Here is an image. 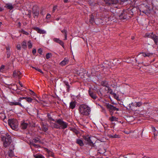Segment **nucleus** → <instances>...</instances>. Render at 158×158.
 Here are the masks:
<instances>
[{
	"label": "nucleus",
	"mask_w": 158,
	"mask_h": 158,
	"mask_svg": "<svg viewBox=\"0 0 158 158\" xmlns=\"http://www.w3.org/2000/svg\"><path fill=\"white\" fill-rule=\"evenodd\" d=\"M79 112L81 114L88 116L90 113V108L87 105L82 104L79 106Z\"/></svg>",
	"instance_id": "f257e3e1"
},
{
	"label": "nucleus",
	"mask_w": 158,
	"mask_h": 158,
	"mask_svg": "<svg viewBox=\"0 0 158 158\" xmlns=\"http://www.w3.org/2000/svg\"><path fill=\"white\" fill-rule=\"evenodd\" d=\"M1 139L3 141V145L6 148L11 143L12 140L11 137L9 135H6V136H2Z\"/></svg>",
	"instance_id": "f03ea898"
},
{
	"label": "nucleus",
	"mask_w": 158,
	"mask_h": 158,
	"mask_svg": "<svg viewBox=\"0 0 158 158\" xmlns=\"http://www.w3.org/2000/svg\"><path fill=\"white\" fill-rule=\"evenodd\" d=\"M8 123L9 125L13 130H15L18 128L19 124L17 120L14 119H9Z\"/></svg>",
	"instance_id": "7ed1b4c3"
},
{
	"label": "nucleus",
	"mask_w": 158,
	"mask_h": 158,
	"mask_svg": "<svg viewBox=\"0 0 158 158\" xmlns=\"http://www.w3.org/2000/svg\"><path fill=\"white\" fill-rule=\"evenodd\" d=\"M85 140L86 141L87 143L89 146L94 147L96 148L98 147V141H96L94 143L92 141V139L90 137L88 136H85L84 138Z\"/></svg>",
	"instance_id": "20e7f679"
},
{
	"label": "nucleus",
	"mask_w": 158,
	"mask_h": 158,
	"mask_svg": "<svg viewBox=\"0 0 158 158\" xmlns=\"http://www.w3.org/2000/svg\"><path fill=\"white\" fill-rule=\"evenodd\" d=\"M145 36L152 39L156 45L158 44V36L154 34L153 33H146Z\"/></svg>",
	"instance_id": "39448f33"
},
{
	"label": "nucleus",
	"mask_w": 158,
	"mask_h": 158,
	"mask_svg": "<svg viewBox=\"0 0 158 158\" xmlns=\"http://www.w3.org/2000/svg\"><path fill=\"white\" fill-rule=\"evenodd\" d=\"M106 106L107 109L109 110L111 115H112L113 112L115 111H118L119 110L118 108L114 106L109 103L106 104Z\"/></svg>",
	"instance_id": "423d86ee"
},
{
	"label": "nucleus",
	"mask_w": 158,
	"mask_h": 158,
	"mask_svg": "<svg viewBox=\"0 0 158 158\" xmlns=\"http://www.w3.org/2000/svg\"><path fill=\"white\" fill-rule=\"evenodd\" d=\"M56 122L60 125V129H64L67 127L68 124L67 123L63 121L61 119H57Z\"/></svg>",
	"instance_id": "0eeeda50"
},
{
	"label": "nucleus",
	"mask_w": 158,
	"mask_h": 158,
	"mask_svg": "<svg viewBox=\"0 0 158 158\" xmlns=\"http://www.w3.org/2000/svg\"><path fill=\"white\" fill-rule=\"evenodd\" d=\"M32 13L34 18H38L39 14V9L37 6H34L32 9Z\"/></svg>",
	"instance_id": "6e6552de"
},
{
	"label": "nucleus",
	"mask_w": 158,
	"mask_h": 158,
	"mask_svg": "<svg viewBox=\"0 0 158 158\" xmlns=\"http://www.w3.org/2000/svg\"><path fill=\"white\" fill-rule=\"evenodd\" d=\"M104 1L106 4L107 5L116 4L118 3V0H104Z\"/></svg>",
	"instance_id": "1a4fd4ad"
},
{
	"label": "nucleus",
	"mask_w": 158,
	"mask_h": 158,
	"mask_svg": "<svg viewBox=\"0 0 158 158\" xmlns=\"http://www.w3.org/2000/svg\"><path fill=\"white\" fill-rule=\"evenodd\" d=\"M128 10H123L121 14L119 15V19H126L127 18V16L126 13H127Z\"/></svg>",
	"instance_id": "9d476101"
},
{
	"label": "nucleus",
	"mask_w": 158,
	"mask_h": 158,
	"mask_svg": "<svg viewBox=\"0 0 158 158\" xmlns=\"http://www.w3.org/2000/svg\"><path fill=\"white\" fill-rule=\"evenodd\" d=\"M13 76L20 79L21 77V73L19 71H15L13 72Z\"/></svg>",
	"instance_id": "9b49d317"
},
{
	"label": "nucleus",
	"mask_w": 158,
	"mask_h": 158,
	"mask_svg": "<svg viewBox=\"0 0 158 158\" xmlns=\"http://www.w3.org/2000/svg\"><path fill=\"white\" fill-rule=\"evenodd\" d=\"M9 104L11 106L13 105H18L22 107H23V106L21 104L20 102H19V101L18 102H16L15 101L12 102H10L9 103Z\"/></svg>",
	"instance_id": "f8f14e48"
},
{
	"label": "nucleus",
	"mask_w": 158,
	"mask_h": 158,
	"mask_svg": "<svg viewBox=\"0 0 158 158\" xmlns=\"http://www.w3.org/2000/svg\"><path fill=\"white\" fill-rule=\"evenodd\" d=\"M53 40L59 44L60 45H61L63 48H64V43L62 40H60L59 39L54 38L53 39Z\"/></svg>",
	"instance_id": "ddd939ff"
},
{
	"label": "nucleus",
	"mask_w": 158,
	"mask_h": 158,
	"mask_svg": "<svg viewBox=\"0 0 158 158\" xmlns=\"http://www.w3.org/2000/svg\"><path fill=\"white\" fill-rule=\"evenodd\" d=\"M69 62V60L68 58H65L60 64L62 66H63L67 64Z\"/></svg>",
	"instance_id": "4468645a"
},
{
	"label": "nucleus",
	"mask_w": 158,
	"mask_h": 158,
	"mask_svg": "<svg viewBox=\"0 0 158 158\" xmlns=\"http://www.w3.org/2000/svg\"><path fill=\"white\" fill-rule=\"evenodd\" d=\"M34 29L40 34H44L46 33V31L44 30L40 29L38 27H36L34 28Z\"/></svg>",
	"instance_id": "2eb2a0df"
},
{
	"label": "nucleus",
	"mask_w": 158,
	"mask_h": 158,
	"mask_svg": "<svg viewBox=\"0 0 158 158\" xmlns=\"http://www.w3.org/2000/svg\"><path fill=\"white\" fill-rule=\"evenodd\" d=\"M76 104V102L75 101L71 102L70 103L69 108L72 109H73L75 107Z\"/></svg>",
	"instance_id": "dca6fc26"
},
{
	"label": "nucleus",
	"mask_w": 158,
	"mask_h": 158,
	"mask_svg": "<svg viewBox=\"0 0 158 158\" xmlns=\"http://www.w3.org/2000/svg\"><path fill=\"white\" fill-rule=\"evenodd\" d=\"M89 95L93 99H95L97 98V96L96 94L92 92H91L90 90L89 91Z\"/></svg>",
	"instance_id": "f3484780"
},
{
	"label": "nucleus",
	"mask_w": 158,
	"mask_h": 158,
	"mask_svg": "<svg viewBox=\"0 0 158 158\" xmlns=\"http://www.w3.org/2000/svg\"><path fill=\"white\" fill-rule=\"evenodd\" d=\"M40 129L44 132H46L48 130V127L46 125L43 124Z\"/></svg>",
	"instance_id": "a211bd4d"
},
{
	"label": "nucleus",
	"mask_w": 158,
	"mask_h": 158,
	"mask_svg": "<svg viewBox=\"0 0 158 158\" xmlns=\"http://www.w3.org/2000/svg\"><path fill=\"white\" fill-rule=\"evenodd\" d=\"M27 123L24 122H23L21 124V127L22 129H25L27 128Z\"/></svg>",
	"instance_id": "6ab92c4d"
},
{
	"label": "nucleus",
	"mask_w": 158,
	"mask_h": 158,
	"mask_svg": "<svg viewBox=\"0 0 158 158\" xmlns=\"http://www.w3.org/2000/svg\"><path fill=\"white\" fill-rule=\"evenodd\" d=\"M76 143L81 146H82L84 145V143L80 139H77Z\"/></svg>",
	"instance_id": "aec40b11"
},
{
	"label": "nucleus",
	"mask_w": 158,
	"mask_h": 158,
	"mask_svg": "<svg viewBox=\"0 0 158 158\" xmlns=\"http://www.w3.org/2000/svg\"><path fill=\"white\" fill-rule=\"evenodd\" d=\"M46 151L47 152L48 155L49 156H51L53 157H54V153L53 152H52L48 149H47Z\"/></svg>",
	"instance_id": "412c9836"
},
{
	"label": "nucleus",
	"mask_w": 158,
	"mask_h": 158,
	"mask_svg": "<svg viewBox=\"0 0 158 158\" xmlns=\"http://www.w3.org/2000/svg\"><path fill=\"white\" fill-rule=\"evenodd\" d=\"M6 7L7 9L10 10H12L14 8V7L11 4H6Z\"/></svg>",
	"instance_id": "4be33fe9"
},
{
	"label": "nucleus",
	"mask_w": 158,
	"mask_h": 158,
	"mask_svg": "<svg viewBox=\"0 0 158 158\" xmlns=\"http://www.w3.org/2000/svg\"><path fill=\"white\" fill-rule=\"evenodd\" d=\"M34 156L35 158H45L43 156L40 154L34 155Z\"/></svg>",
	"instance_id": "5701e85b"
},
{
	"label": "nucleus",
	"mask_w": 158,
	"mask_h": 158,
	"mask_svg": "<svg viewBox=\"0 0 158 158\" xmlns=\"http://www.w3.org/2000/svg\"><path fill=\"white\" fill-rule=\"evenodd\" d=\"M118 118L114 116H112L111 117H110L109 118V119L111 121L113 122L114 121H117Z\"/></svg>",
	"instance_id": "b1692460"
},
{
	"label": "nucleus",
	"mask_w": 158,
	"mask_h": 158,
	"mask_svg": "<svg viewBox=\"0 0 158 158\" xmlns=\"http://www.w3.org/2000/svg\"><path fill=\"white\" fill-rule=\"evenodd\" d=\"M109 137L112 138H119L120 137V136L119 135L116 134H115L114 135H109Z\"/></svg>",
	"instance_id": "393cba45"
},
{
	"label": "nucleus",
	"mask_w": 158,
	"mask_h": 158,
	"mask_svg": "<svg viewBox=\"0 0 158 158\" xmlns=\"http://www.w3.org/2000/svg\"><path fill=\"white\" fill-rule=\"evenodd\" d=\"M14 152L13 151L11 150H9L8 152V155L10 156H14Z\"/></svg>",
	"instance_id": "a878e982"
},
{
	"label": "nucleus",
	"mask_w": 158,
	"mask_h": 158,
	"mask_svg": "<svg viewBox=\"0 0 158 158\" xmlns=\"http://www.w3.org/2000/svg\"><path fill=\"white\" fill-rule=\"evenodd\" d=\"M127 109L128 110H133L134 109L133 108L132 105L131 104H130L128 106H127Z\"/></svg>",
	"instance_id": "bb28decb"
},
{
	"label": "nucleus",
	"mask_w": 158,
	"mask_h": 158,
	"mask_svg": "<svg viewBox=\"0 0 158 158\" xmlns=\"http://www.w3.org/2000/svg\"><path fill=\"white\" fill-rule=\"evenodd\" d=\"M22 46L23 48L24 49L27 48L26 42L25 41H23L22 43Z\"/></svg>",
	"instance_id": "cd10ccee"
},
{
	"label": "nucleus",
	"mask_w": 158,
	"mask_h": 158,
	"mask_svg": "<svg viewBox=\"0 0 158 158\" xmlns=\"http://www.w3.org/2000/svg\"><path fill=\"white\" fill-rule=\"evenodd\" d=\"M33 142L34 143H40L41 142V141L39 139L36 138L34 139H33Z\"/></svg>",
	"instance_id": "c85d7f7f"
},
{
	"label": "nucleus",
	"mask_w": 158,
	"mask_h": 158,
	"mask_svg": "<svg viewBox=\"0 0 158 158\" xmlns=\"http://www.w3.org/2000/svg\"><path fill=\"white\" fill-rule=\"evenodd\" d=\"M26 101L28 103H30L31 102L32 100L33 99H32L30 97H27V98H26Z\"/></svg>",
	"instance_id": "c756f323"
},
{
	"label": "nucleus",
	"mask_w": 158,
	"mask_h": 158,
	"mask_svg": "<svg viewBox=\"0 0 158 158\" xmlns=\"http://www.w3.org/2000/svg\"><path fill=\"white\" fill-rule=\"evenodd\" d=\"M153 134L154 135V137L156 136L157 134L156 133V130L155 128L154 127H153L152 128Z\"/></svg>",
	"instance_id": "7c9ffc66"
},
{
	"label": "nucleus",
	"mask_w": 158,
	"mask_h": 158,
	"mask_svg": "<svg viewBox=\"0 0 158 158\" xmlns=\"http://www.w3.org/2000/svg\"><path fill=\"white\" fill-rule=\"evenodd\" d=\"M108 91L111 94H115H115H114L113 92V90L112 89L109 87L108 88Z\"/></svg>",
	"instance_id": "2f4dec72"
},
{
	"label": "nucleus",
	"mask_w": 158,
	"mask_h": 158,
	"mask_svg": "<svg viewBox=\"0 0 158 158\" xmlns=\"http://www.w3.org/2000/svg\"><path fill=\"white\" fill-rule=\"evenodd\" d=\"M142 103L141 102H136V107H139L142 105Z\"/></svg>",
	"instance_id": "473e14b6"
},
{
	"label": "nucleus",
	"mask_w": 158,
	"mask_h": 158,
	"mask_svg": "<svg viewBox=\"0 0 158 158\" xmlns=\"http://www.w3.org/2000/svg\"><path fill=\"white\" fill-rule=\"evenodd\" d=\"M27 45L29 48H31L32 47V44L30 41H28V42Z\"/></svg>",
	"instance_id": "72a5a7b5"
},
{
	"label": "nucleus",
	"mask_w": 158,
	"mask_h": 158,
	"mask_svg": "<svg viewBox=\"0 0 158 158\" xmlns=\"http://www.w3.org/2000/svg\"><path fill=\"white\" fill-rule=\"evenodd\" d=\"M51 56H52L51 54L49 53H48L46 55V59H48L51 57Z\"/></svg>",
	"instance_id": "f704fd0d"
},
{
	"label": "nucleus",
	"mask_w": 158,
	"mask_h": 158,
	"mask_svg": "<svg viewBox=\"0 0 158 158\" xmlns=\"http://www.w3.org/2000/svg\"><path fill=\"white\" fill-rule=\"evenodd\" d=\"M21 32L23 34H25L26 35H29V33L25 31L22 30L21 31Z\"/></svg>",
	"instance_id": "c9c22d12"
},
{
	"label": "nucleus",
	"mask_w": 158,
	"mask_h": 158,
	"mask_svg": "<svg viewBox=\"0 0 158 158\" xmlns=\"http://www.w3.org/2000/svg\"><path fill=\"white\" fill-rule=\"evenodd\" d=\"M6 53L7 55V58H9L11 55L10 51H6Z\"/></svg>",
	"instance_id": "e433bc0d"
},
{
	"label": "nucleus",
	"mask_w": 158,
	"mask_h": 158,
	"mask_svg": "<svg viewBox=\"0 0 158 158\" xmlns=\"http://www.w3.org/2000/svg\"><path fill=\"white\" fill-rule=\"evenodd\" d=\"M128 0H120V1H118V3H119L120 4H123V3L124 2L127 1Z\"/></svg>",
	"instance_id": "4c0bfd02"
},
{
	"label": "nucleus",
	"mask_w": 158,
	"mask_h": 158,
	"mask_svg": "<svg viewBox=\"0 0 158 158\" xmlns=\"http://www.w3.org/2000/svg\"><path fill=\"white\" fill-rule=\"evenodd\" d=\"M47 116H48V118L52 120V121H54V119H53V118H52L51 116V115L49 114H47Z\"/></svg>",
	"instance_id": "58836bf2"
},
{
	"label": "nucleus",
	"mask_w": 158,
	"mask_h": 158,
	"mask_svg": "<svg viewBox=\"0 0 158 158\" xmlns=\"http://www.w3.org/2000/svg\"><path fill=\"white\" fill-rule=\"evenodd\" d=\"M32 68L34 69H35L36 70H37L40 72L42 73H43V72L40 69L38 68H35V67H33Z\"/></svg>",
	"instance_id": "ea45409f"
},
{
	"label": "nucleus",
	"mask_w": 158,
	"mask_h": 158,
	"mask_svg": "<svg viewBox=\"0 0 158 158\" xmlns=\"http://www.w3.org/2000/svg\"><path fill=\"white\" fill-rule=\"evenodd\" d=\"M5 68V66L2 65L0 67V71L2 72Z\"/></svg>",
	"instance_id": "a19ab883"
},
{
	"label": "nucleus",
	"mask_w": 158,
	"mask_h": 158,
	"mask_svg": "<svg viewBox=\"0 0 158 158\" xmlns=\"http://www.w3.org/2000/svg\"><path fill=\"white\" fill-rule=\"evenodd\" d=\"M27 98V97H20V98H19V102H21V100H22V99H25L26 100V98Z\"/></svg>",
	"instance_id": "79ce46f5"
},
{
	"label": "nucleus",
	"mask_w": 158,
	"mask_h": 158,
	"mask_svg": "<svg viewBox=\"0 0 158 158\" xmlns=\"http://www.w3.org/2000/svg\"><path fill=\"white\" fill-rule=\"evenodd\" d=\"M54 126L57 129H60V126L57 124H56V123H55L54 124Z\"/></svg>",
	"instance_id": "37998d69"
},
{
	"label": "nucleus",
	"mask_w": 158,
	"mask_h": 158,
	"mask_svg": "<svg viewBox=\"0 0 158 158\" xmlns=\"http://www.w3.org/2000/svg\"><path fill=\"white\" fill-rule=\"evenodd\" d=\"M61 31L63 33H64V34H66L67 33V31L65 29L61 30Z\"/></svg>",
	"instance_id": "c03bdc74"
},
{
	"label": "nucleus",
	"mask_w": 158,
	"mask_h": 158,
	"mask_svg": "<svg viewBox=\"0 0 158 158\" xmlns=\"http://www.w3.org/2000/svg\"><path fill=\"white\" fill-rule=\"evenodd\" d=\"M38 52L39 53L41 54H42V49L41 48L39 49L38 50Z\"/></svg>",
	"instance_id": "a18cd8bd"
},
{
	"label": "nucleus",
	"mask_w": 158,
	"mask_h": 158,
	"mask_svg": "<svg viewBox=\"0 0 158 158\" xmlns=\"http://www.w3.org/2000/svg\"><path fill=\"white\" fill-rule=\"evenodd\" d=\"M56 9H57V6H54L53 7V8L52 12H55Z\"/></svg>",
	"instance_id": "49530a36"
},
{
	"label": "nucleus",
	"mask_w": 158,
	"mask_h": 158,
	"mask_svg": "<svg viewBox=\"0 0 158 158\" xmlns=\"http://www.w3.org/2000/svg\"><path fill=\"white\" fill-rule=\"evenodd\" d=\"M146 54L147 55V56H150L153 55L152 53H146Z\"/></svg>",
	"instance_id": "de8ad7c7"
},
{
	"label": "nucleus",
	"mask_w": 158,
	"mask_h": 158,
	"mask_svg": "<svg viewBox=\"0 0 158 158\" xmlns=\"http://www.w3.org/2000/svg\"><path fill=\"white\" fill-rule=\"evenodd\" d=\"M32 145L34 146V147H36V148H38L39 147V145L36 144L34 143H32Z\"/></svg>",
	"instance_id": "09e8293b"
},
{
	"label": "nucleus",
	"mask_w": 158,
	"mask_h": 158,
	"mask_svg": "<svg viewBox=\"0 0 158 158\" xmlns=\"http://www.w3.org/2000/svg\"><path fill=\"white\" fill-rule=\"evenodd\" d=\"M136 104V102H133V103L132 102L131 103V105H132V106L133 107V106L134 107H137Z\"/></svg>",
	"instance_id": "8fccbe9b"
},
{
	"label": "nucleus",
	"mask_w": 158,
	"mask_h": 158,
	"mask_svg": "<svg viewBox=\"0 0 158 158\" xmlns=\"http://www.w3.org/2000/svg\"><path fill=\"white\" fill-rule=\"evenodd\" d=\"M51 17V15L49 14H48L46 15V19H48L50 18Z\"/></svg>",
	"instance_id": "3c124183"
},
{
	"label": "nucleus",
	"mask_w": 158,
	"mask_h": 158,
	"mask_svg": "<svg viewBox=\"0 0 158 158\" xmlns=\"http://www.w3.org/2000/svg\"><path fill=\"white\" fill-rule=\"evenodd\" d=\"M17 48L19 50H20L21 49V46L20 45L18 44L16 46Z\"/></svg>",
	"instance_id": "603ef678"
},
{
	"label": "nucleus",
	"mask_w": 158,
	"mask_h": 158,
	"mask_svg": "<svg viewBox=\"0 0 158 158\" xmlns=\"http://www.w3.org/2000/svg\"><path fill=\"white\" fill-rule=\"evenodd\" d=\"M70 86L69 85H68V86H66L67 87V91L68 92H69V88H70Z\"/></svg>",
	"instance_id": "864d4df0"
},
{
	"label": "nucleus",
	"mask_w": 158,
	"mask_h": 158,
	"mask_svg": "<svg viewBox=\"0 0 158 158\" xmlns=\"http://www.w3.org/2000/svg\"><path fill=\"white\" fill-rule=\"evenodd\" d=\"M6 51H10V47L9 46L6 47Z\"/></svg>",
	"instance_id": "5fc2aeb1"
},
{
	"label": "nucleus",
	"mask_w": 158,
	"mask_h": 158,
	"mask_svg": "<svg viewBox=\"0 0 158 158\" xmlns=\"http://www.w3.org/2000/svg\"><path fill=\"white\" fill-rule=\"evenodd\" d=\"M64 84H65V85H66V86H68V85H69V83L67 81H64Z\"/></svg>",
	"instance_id": "6e6d98bb"
},
{
	"label": "nucleus",
	"mask_w": 158,
	"mask_h": 158,
	"mask_svg": "<svg viewBox=\"0 0 158 158\" xmlns=\"http://www.w3.org/2000/svg\"><path fill=\"white\" fill-rule=\"evenodd\" d=\"M36 52V50L35 49H34L32 51V53L33 54H35Z\"/></svg>",
	"instance_id": "4d7b16f0"
},
{
	"label": "nucleus",
	"mask_w": 158,
	"mask_h": 158,
	"mask_svg": "<svg viewBox=\"0 0 158 158\" xmlns=\"http://www.w3.org/2000/svg\"><path fill=\"white\" fill-rule=\"evenodd\" d=\"M64 36H65V38H64V40H67V33L65 34H64Z\"/></svg>",
	"instance_id": "13d9d810"
},
{
	"label": "nucleus",
	"mask_w": 158,
	"mask_h": 158,
	"mask_svg": "<svg viewBox=\"0 0 158 158\" xmlns=\"http://www.w3.org/2000/svg\"><path fill=\"white\" fill-rule=\"evenodd\" d=\"M30 94L33 95H35V93L32 91H31V93Z\"/></svg>",
	"instance_id": "bf43d9fd"
},
{
	"label": "nucleus",
	"mask_w": 158,
	"mask_h": 158,
	"mask_svg": "<svg viewBox=\"0 0 158 158\" xmlns=\"http://www.w3.org/2000/svg\"><path fill=\"white\" fill-rule=\"evenodd\" d=\"M142 56L144 57H146L147 56V55L146 54V53H143L142 54Z\"/></svg>",
	"instance_id": "052dcab7"
},
{
	"label": "nucleus",
	"mask_w": 158,
	"mask_h": 158,
	"mask_svg": "<svg viewBox=\"0 0 158 158\" xmlns=\"http://www.w3.org/2000/svg\"><path fill=\"white\" fill-rule=\"evenodd\" d=\"M142 12L146 14L147 12V10H143L142 11Z\"/></svg>",
	"instance_id": "680f3d73"
},
{
	"label": "nucleus",
	"mask_w": 158,
	"mask_h": 158,
	"mask_svg": "<svg viewBox=\"0 0 158 158\" xmlns=\"http://www.w3.org/2000/svg\"><path fill=\"white\" fill-rule=\"evenodd\" d=\"M19 84L20 85V86L21 87H23V85L22 84V83L20 82V81H19Z\"/></svg>",
	"instance_id": "e2e57ef3"
},
{
	"label": "nucleus",
	"mask_w": 158,
	"mask_h": 158,
	"mask_svg": "<svg viewBox=\"0 0 158 158\" xmlns=\"http://www.w3.org/2000/svg\"><path fill=\"white\" fill-rule=\"evenodd\" d=\"M68 0H63L64 2V3H67L68 2Z\"/></svg>",
	"instance_id": "0e129e2a"
},
{
	"label": "nucleus",
	"mask_w": 158,
	"mask_h": 158,
	"mask_svg": "<svg viewBox=\"0 0 158 158\" xmlns=\"http://www.w3.org/2000/svg\"><path fill=\"white\" fill-rule=\"evenodd\" d=\"M3 9L0 7V11H1L3 10Z\"/></svg>",
	"instance_id": "69168bd1"
},
{
	"label": "nucleus",
	"mask_w": 158,
	"mask_h": 158,
	"mask_svg": "<svg viewBox=\"0 0 158 158\" xmlns=\"http://www.w3.org/2000/svg\"><path fill=\"white\" fill-rule=\"evenodd\" d=\"M91 20H92V21H94V19L93 18H91Z\"/></svg>",
	"instance_id": "338daca9"
},
{
	"label": "nucleus",
	"mask_w": 158,
	"mask_h": 158,
	"mask_svg": "<svg viewBox=\"0 0 158 158\" xmlns=\"http://www.w3.org/2000/svg\"><path fill=\"white\" fill-rule=\"evenodd\" d=\"M134 39V37H132V38H131V39H132V40H133Z\"/></svg>",
	"instance_id": "774afa93"
}]
</instances>
